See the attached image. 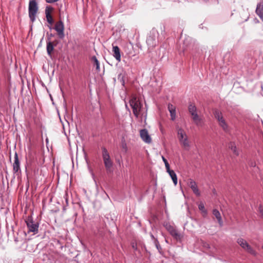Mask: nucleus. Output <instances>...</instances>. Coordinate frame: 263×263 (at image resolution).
<instances>
[{
    "instance_id": "obj_22",
    "label": "nucleus",
    "mask_w": 263,
    "mask_h": 263,
    "mask_svg": "<svg viewBox=\"0 0 263 263\" xmlns=\"http://www.w3.org/2000/svg\"><path fill=\"white\" fill-rule=\"evenodd\" d=\"M53 11V8L52 7L50 6H46L45 9V16H52L51 14Z\"/></svg>"
},
{
    "instance_id": "obj_24",
    "label": "nucleus",
    "mask_w": 263,
    "mask_h": 263,
    "mask_svg": "<svg viewBox=\"0 0 263 263\" xmlns=\"http://www.w3.org/2000/svg\"><path fill=\"white\" fill-rule=\"evenodd\" d=\"M124 77L122 73H120L118 76V80L121 83L122 85H124L125 82L124 80Z\"/></svg>"
},
{
    "instance_id": "obj_36",
    "label": "nucleus",
    "mask_w": 263,
    "mask_h": 263,
    "mask_svg": "<svg viewBox=\"0 0 263 263\" xmlns=\"http://www.w3.org/2000/svg\"><path fill=\"white\" fill-rule=\"evenodd\" d=\"M30 18H31V21L32 22H33V21H34L35 17H30Z\"/></svg>"
},
{
    "instance_id": "obj_39",
    "label": "nucleus",
    "mask_w": 263,
    "mask_h": 263,
    "mask_svg": "<svg viewBox=\"0 0 263 263\" xmlns=\"http://www.w3.org/2000/svg\"><path fill=\"white\" fill-rule=\"evenodd\" d=\"M205 2H208L209 0H203Z\"/></svg>"
},
{
    "instance_id": "obj_2",
    "label": "nucleus",
    "mask_w": 263,
    "mask_h": 263,
    "mask_svg": "<svg viewBox=\"0 0 263 263\" xmlns=\"http://www.w3.org/2000/svg\"><path fill=\"white\" fill-rule=\"evenodd\" d=\"M177 137L180 143L185 150L189 151L190 144L185 132L181 128L177 129Z\"/></svg>"
},
{
    "instance_id": "obj_21",
    "label": "nucleus",
    "mask_w": 263,
    "mask_h": 263,
    "mask_svg": "<svg viewBox=\"0 0 263 263\" xmlns=\"http://www.w3.org/2000/svg\"><path fill=\"white\" fill-rule=\"evenodd\" d=\"M237 242L239 245V246L244 249L246 247V246L247 245V241L242 238H239L237 239Z\"/></svg>"
},
{
    "instance_id": "obj_20",
    "label": "nucleus",
    "mask_w": 263,
    "mask_h": 263,
    "mask_svg": "<svg viewBox=\"0 0 263 263\" xmlns=\"http://www.w3.org/2000/svg\"><path fill=\"white\" fill-rule=\"evenodd\" d=\"M229 147L235 155L238 156L239 155L238 151L234 142H230Z\"/></svg>"
},
{
    "instance_id": "obj_11",
    "label": "nucleus",
    "mask_w": 263,
    "mask_h": 263,
    "mask_svg": "<svg viewBox=\"0 0 263 263\" xmlns=\"http://www.w3.org/2000/svg\"><path fill=\"white\" fill-rule=\"evenodd\" d=\"M188 185L191 188L193 193L197 196H200V192L198 188L197 184L196 182L193 180L190 179L189 180Z\"/></svg>"
},
{
    "instance_id": "obj_34",
    "label": "nucleus",
    "mask_w": 263,
    "mask_h": 263,
    "mask_svg": "<svg viewBox=\"0 0 263 263\" xmlns=\"http://www.w3.org/2000/svg\"><path fill=\"white\" fill-rule=\"evenodd\" d=\"M59 0H46V2L48 3H52L58 1Z\"/></svg>"
},
{
    "instance_id": "obj_3",
    "label": "nucleus",
    "mask_w": 263,
    "mask_h": 263,
    "mask_svg": "<svg viewBox=\"0 0 263 263\" xmlns=\"http://www.w3.org/2000/svg\"><path fill=\"white\" fill-rule=\"evenodd\" d=\"M214 115L218 122L219 125L225 132H228L229 130V128L228 123L223 117V115L218 110H215L214 111Z\"/></svg>"
},
{
    "instance_id": "obj_41",
    "label": "nucleus",
    "mask_w": 263,
    "mask_h": 263,
    "mask_svg": "<svg viewBox=\"0 0 263 263\" xmlns=\"http://www.w3.org/2000/svg\"><path fill=\"white\" fill-rule=\"evenodd\" d=\"M262 250H263V246H262Z\"/></svg>"
},
{
    "instance_id": "obj_7",
    "label": "nucleus",
    "mask_w": 263,
    "mask_h": 263,
    "mask_svg": "<svg viewBox=\"0 0 263 263\" xmlns=\"http://www.w3.org/2000/svg\"><path fill=\"white\" fill-rule=\"evenodd\" d=\"M159 33L155 29H153L149 33L148 37L146 40V43L150 47H155L157 44V39L158 38Z\"/></svg>"
},
{
    "instance_id": "obj_23",
    "label": "nucleus",
    "mask_w": 263,
    "mask_h": 263,
    "mask_svg": "<svg viewBox=\"0 0 263 263\" xmlns=\"http://www.w3.org/2000/svg\"><path fill=\"white\" fill-rule=\"evenodd\" d=\"M170 234L174 237L176 239H179L180 238V235L178 232L177 230L176 229H174V230H173L171 233Z\"/></svg>"
},
{
    "instance_id": "obj_5",
    "label": "nucleus",
    "mask_w": 263,
    "mask_h": 263,
    "mask_svg": "<svg viewBox=\"0 0 263 263\" xmlns=\"http://www.w3.org/2000/svg\"><path fill=\"white\" fill-rule=\"evenodd\" d=\"M189 111L192 117V119L195 124L197 126H201L202 119L200 118L197 112V108L193 104L189 106Z\"/></svg>"
},
{
    "instance_id": "obj_15",
    "label": "nucleus",
    "mask_w": 263,
    "mask_h": 263,
    "mask_svg": "<svg viewBox=\"0 0 263 263\" xmlns=\"http://www.w3.org/2000/svg\"><path fill=\"white\" fill-rule=\"evenodd\" d=\"M167 172L169 174L174 184L176 185L177 184V177L175 172L173 170L170 169L169 170L167 171Z\"/></svg>"
},
{
    "instance_id": "obj_10",
    "label": "nucleus",
    "mask_w": 263,
    "mask_h": 263,
    "mask_svg": "<svg viewBox=\"0 0 263 263\" xmlns=\"http://www.w3.org/2000/svg\"><path fill=\"white\" fill-rule=\"evenodd\" d=\"M140 136L142 140L146 143L152 142V138L146 129H142L140 130Z\"/></svg>"
},
{
    "instance_id": "obj_33",
    "label": "nucleus",
    "mask_w": 263,
    "mask_h": 263,
    "mask_svg": "<svg viewBox=\"0 0 263 263\" xmlns=\"http://www.w3.org/2000/svg\"><path fill=\"white\" fill-rule=\"evenodd\" d=\"M46 18H47V21L50 24L52 23V22L53 21V17H46Z\"/></svg>"
},
{
    "instance_id": "obj_27",
    "label": "nucleus",
    "mask_w": 263,
    "mask_h": 263,
    "mask_svg": "<svg viewBox=\"0 0 263 263\" xmlns=\"http://www.w3.org/2000/svg\"><path fill=\"white\" fill-rule=\"evenodd\" d=\"M162 158L163 161L164 162V163L165 164V168H166V171H167L170 169V164H169L167 160L163 156H162Z\"/></svg>"
},
{
    "instance_id": "obj_32",
    "label": "nucleus",
    "mask_w": 263,
    "mask_h": 263,
    "mask_svg": "<svg viewBox=\"0 0 263 263\" xmlns=\"http://www.w3.org/2000/svg\"><path fill=\"white\" fill-rule=\"evenodd\" d=\"M258 211L259 213L261 215V216L263 217V208L261 206H260L258 208Z\"/></svg>"
},
{
    "instance_id": "obj_31",
    "label": "nucleus",
    "mask_w": 263,
    "mask_h": 263,
    "mask_svg": "<svg viewBox=\"0 0 263 263\" xmlns=\"http://www.w3.org/2000/svg\"><path fill=\"white\" fill-rule=\"evenodd\" d=\"M168 109L169 111L174 110L175 109V107L172 104H169L168 105Z\"/></svg>"
},
{
    "instance_id": "obj_25",
    "label": "nucleus",
    "mask_w": 263,
    "mask_h": 263,
    "mask_svg": "<svg viewBox=\"0 0 263 263\" xmlns=\"http://www.w3.org/2000/svg\"><path fill=\"white\" fill-rule=\"evenodd\" d=\"M201 243L203 248L206 250H209L210 249V246L208 242L201 240Z\"/></svg>"
},
{
    "instance_id": "obj_28",
    "label": "nucleus",
    "mask_w": 263,
    "mask_h": 263,
    "mask_svg": "<svg viewBox=\"0 0 263 263\" xmlns=\"http://www.w3.org/2000/svg\"><path fill=\"white\" fill-rule=\"evenodd\" d=\"M154 244H155L156 247L157 248V250H158L159 252L161 253V247L157 239H155Z\"/></svg>"
},
{
    "instance_id": "obj_38",
    "label": "nucleus",
    "mask_w": 263,
    "mask_h": 263,
    "mask_svg": "<svg viewBox=\"0 0 263 263\" xmlns=\"http://www.w3.org/2000/svg\"><path fill=\"white\" fill-rule=\"evenodd\" d=\"M132 246H133V248L134 249H136V248L135 247V245H134V243H133Z\"/></svg>"
},
{
    "instance_id": "obj_35",
    "label": "nucleus",
    "mask_w": 263,
    "mask_h": 263,
    "mask_svg": "<svg viewBox=\"0 0 263 263\" xmlns=\"http://www.w3.org/2000/svg\"><path fill=\"white\" fill-rule=\"evenodd\" d=\"M151 237L152 238V239L154 240V242L155 243V239H156L154 237V236L151 233Z\"/></svg>"
},
{
    "instance_id": "obj_37",
    "label": "nucleus",
    "mask_w": 263,
    "mask_h": 263,
    "mask_svg": "<svg viewBox=\"0 0 263 263\" xmlns=\"http://www.w3.org/2000/svg\"><path fill=\"white\" fill-rule=\"evenodd\" d=\"M254 22L255 23H257V22H258V20H257L256 18H255L254 19Z\"/></svg>"
},
{
    "instance_id": "obj_17",
    "label": "nucleus",
    "mask_w": 263,
    "mask_h": 263,
    "mask_svg": "<svg viewBox=\"0 0 263 263\" xmlns=\"http://www.w3.org/2000/svg\"><path fill=\"white\" fill-rule=\"evenodd\" d=\"M47 52L48 55L51 57V53L53 50L54 46L53 43L51 42H48L47 43Z\"/></svg>"
},
{
    "instance_id": "obj_16",
    "label": "nucleus",
    "mask_w": 263,
    "mask_h": 263,
    "mask_svg": "<svg viewBox=\"0 0 263 263\" xmlns=\"http://www.w3.org/2000/svg\"><path fill=\"white\" fill-rule=\"evenodd\" d=\"M247 253H250L254 256L256 255V252L252 248V247L248 243L246 247L243 249Z\"/></svg>"
},
{
    "instance_id": "obj_8",
    "label": "nucleus",
    "mask_w": 263,
    "mask_h": 263,
    "mask_svg": "<svg viewBox=\"0 0 263 263\" xmlns=\"http://www.w3.org/2000/svg\"><path fill=\"white\" fill-rule=\"evenodd\" d=\"M39 0H29V15L35 16L38 10L37 2Z\"/></svg>"
},
{
    "instance_id": "obj_40",
    "label": "nucleus",
    "mask_w": 263,
    "mask_h": 263,
    "mask_svg": "<svg viewBox=\"0 0 263 263\" xmlns=\"http://www.w3.org/2000/svg\"><path fill=\"white\" fill-rule=\"evenodd\" d=\"M262 21H263V17H260Z\"/></svg>"
},
{
    "instance_id": "obj_14",
    "label": "nucleus",
    "mask_w": 263,
    "mask_h": 263,
    "mask_svg": "<svg viewBox=\"0 0 263 263\" xmlns=\"http://www.w3.org/2000/svg\"><path fill=\"white\" fill-rule=\"evenodd\" d=\"M213 214L214 215V216L217 219V221H218L219 224L220 226H222V224H223V221H222V219L220 213L219 212V211H218L216 209L213 210Z\"/></svg>"
},
{
    "instance_id": "obj_30",
    "label": "nucleus",
    "mask_w": 263,
    "mask_h": 263,
    "mask_svg": "<svg viewBox=\"0 0 263 263\" xmlns=\"http://www.w3.org/2000/svg\"><path fill=\"white\" fill-rule=\"evenodd\" d=\"M170 112L172 120H174L176 119V109L170 111Z\"/></svg>"
},
{
    "instance_id": "obj_26",
    "label": "nucleus",
    "mask_w": 263,
    "mask_h": 263,
    "mask_svg": "<svg viewBox=\"0 0 263 263\" xmlns=\"http://www.w3.org/2000/svg\"><path fill=\"white\" fill-rule=\"evenodd\" d=\"M198 208L203 213H206V211L205 209L203 203L200 202L198 205Z\"/></svg>"
},
{
    "instance_id": "obj_4",
    "label": "nucleus",
    "mask_w": 263,
    "mask_h": 263,
    "mask_svg": "<svg viewBox=\"0 0 263 263\" xmlns=\"http://www.w3.org/2000/svg\"><path fill=\"white\" fill-rule=\"evenodd\" d=\"M129 104L133 109L134 115L136 118H138L142 106V104L139 100H138L136 98L134 97L130 100Z\"/></svg>"
},
{
    "instance_id": "obj_12",
    "label": "nucleus",
    "mask_w": 263,
    "mask_h": 263,
    "mask_svg": "<svg viewBox=\"0 0 263 263\" xmlns=\"http://www.w3.org/2000/svg\"><path fill=\"white\" fill-rule=\"evenodd\" d=\"M13 171L16 173L20 171V162L18 160V155L16 152L14 154V160L13 164Z\"/></svg>"
},
{
    "instance_id": "obj_29",
    "label": "nucleus",
    "mask_w": 263,
    "mask_h": 263,
    "mask_svg": "<svg viewBox=\"0 0 263 263\" xmlns=\"http://www.w3.org/2000/svg\"><path fill=\"white\" fill-rule=\"evenodd\" d=\"M165 228L170 233L175 229L172 226L169 224H166L165 226Z\"/></svg>"
},
{
    "instance_id": "obj_1",
    "label": "nucleus",
    "mask_w": 263,
    "mask_h": 263,
    "mask_svg": "<svg viewBox=\"0 0 263 263\" xmlns=\"http://www.w3.org/2000/svg\"><path fill=\"white\" fill-rule=\"evenodd\" d=\"M102 156L104 166L107 172L111 173L113 172V161L111 160L110 155L105 147H102Z\"/></svg>"
},
{
    "instance_id": "obj_9",
    "label": "nucleus",
    "mask_w": 263,
    "mask_h": 263,
    "mask_svg": "<svg viewBox=\"0 0 263 263\" xmlns=\"http://www.w3.org/2000/svg\"><path fill=\"white\" fill-rule=\"evenodd\" d=\"M54 29L57 32V34L60 39H63L64 36V25L62 21H59L56 23Z\"/></svg>"
},
{
    "instance_id": "obj_18",
    "label": "nucleus",
    "mask_w": 263,
    "mask_h": 263,
    "mask_svg": "<svg viewBox=\"0 0 263 263\" xmlns=\"http://www.w3.org/2000/svg\"><path fill=\"white\" fill-rule=\"evenodd\" d=\"M91 61L93 63V66H96V70L98 72L100 71V63L96 56L92 57Z\"/></svg>"
},
{
    "instance_id": "obj_13",
    "label": "nucleus",
    "mask_w": 263,
    "mask_h": 263,
    "mask_svg": "<svg viewBox=\"0 0 263 263\" xmlns=\"http://www.w3.org/2000/svg\"><path fill=\"white\" fill-rule=\"evenodd\" d=\"M113 56L118 62L121 61L120 50L117 46L112 44Z\"/></svg>"
},
{
    "instance_id": "obj_6",
    "label": "nucleus",
    "mask_w": 263,
    "mask_h": 263,
    "mask_svg": "<svg viewBox=\"0 0 263 263\" xmlns=\"http://www.w3.org/2000/svg\"><path fill=\"white\" fill-rule=\"evenodd\" d=\"M25 222L28 229V233L33 232L34 234L38 233L39 223L33 221L32 216H28L25 219Z\"/></svg>"
},
{
    "instance_id": "obj_19",
    "label": "nucleus",
    "mask_w": 263,
    "mask_h": 263,
    "mask_svg": "<svg viewBox=\"0 0 263 263\" xmlns=\"http://www.w3.org/2000/svg\"><path fill=\"white\" fill-rule=\"evenodd\" d=\"M256 12L259 16H263V4H259L257 5Z\"/></svg>"
}]
</instances>
